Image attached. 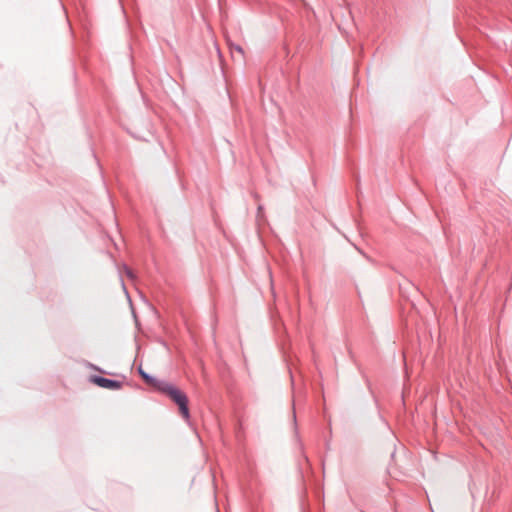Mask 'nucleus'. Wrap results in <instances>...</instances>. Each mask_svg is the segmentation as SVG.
<instances>
[{
  "label": "nucleus",
  "instance_id": "1",
  "mask_svg": "<svg viewBox=\"0 0 512 512\" xmlns=\"http://www.w3.org/2000/svg\"><path fill=\"white\" fill-rule=\"evenodd\" d=\"M158 393L166 396L177 405L179 414L183 419H190L189 398L187 394L173 383L165 381Z\"/></svg>",
  "mask_w": 512,
  "mask_h": 512
},
{
  "label": "nucleus",
  "instance_id": "2",
  "mask_svg": "<svg viewBox=\"0 0 512 512\" xmlns=\"http://www.w3.org/2000/svg\"><path fill=\"white\" fill-rule=\"evenodd\" d=\"M89 382L93 385H96L100 388L117 391L122 389L123 382L116 380V379H110L106 378L102 375L93 374L89 376Z\"/></svg>",
  "mask_w": 512,
  "mask_h": 512
},
{
  "label": "nucleus",
  "instance_id": "3",
  "mask_svg": "<svg viewBox=\"0 0 512 512\" xmlns=\"http://www.w3.org/2000/svg\"><path fill=\"white\" fill-rule=\"evenodd\" d=\"M141 379L149 386H152L153 389L158 392L162 385L164 384L165 380H160L157 377L149 374V373H143Z\"/></svg>",
  "mask_w": 512,
  "mask_h": 512
},
{
  "label": "nucleus",
  "instance_id": "4",
  "mask_svg": "<svg viewBox=\"0 0 512 512\" xmlns=\"http://www.w3.org/2000/svg\"><path fill=\"white\" fill-rule=\"evenodd\" d=\"M363 378H364V380H365V383H366V385H367V388H368V390H369V392H370V394H371V396H372V398H373V400H374L375 404H376V405H378V400H377V397L375 396V394H374V392H373V389H372V387H371L370 380H369V379H368V377H367L366 375H364V374H363Z\"/></svg>",
  "mask_w": 512,
  "mask_h": 512
},
{
  "label": "nucleus",
  "instance_id": "5",
  "mask_svg": "<svg viewBox=\"0 0 512 512\" xmlns=\"http://www.w3.org/2000/svg\"><path fill=\"white\" fill-rule=\"evenodd\" d=\"M87 367H89L90 369L94 370V371H97L101 374H109L111 375L112 373L110 372H107L106 370L102 369L101 367L95 365V364H92L90 362L87 363Z\"/></svg>",
  "mask_w": 512,
  "mask_h": 512
},
{
  "label": "nucleus",
  "instance_id": "6",
  "mask_svg": "<svg viewBox=\"0 0 512 512\" xmlns=\"http://www.w3.org/2000/svg\"><path fill=\"white\" fill-rule=\"evenodd\" d=\"M123 267H124V270H125V273H126L127 277H129L131 279L134 278L133 271L127 265H125V264H124Z\"/></svg>",
  "mask_w": 512,
  "mask_h": 512
},
{
  "label": "nucleus",
  "instance_id": "7",
  "mask_svg": "<svg viewBox=\"0 0 512 512\" xmlns=\"http://www.w3.org/2000/svg\"><path fill=\"white\" fill-rule=\"evenodd\" d=\"M354 247L356 248V250L362 254L366 259H368L369 261L371 260L370 257L368 255H366L363 250H361L359 247H357L356 245H354Z\"/></svg>",
  "mask_w": 512,
  "mask_h": 512
},
{
  "label": "nucleus",
  "instance_id": "8",
  "mask_svg": "<svg viewBox=\"0 0 512 512\" xmlns=\"http://www.w3.org/2000/svg\"><path fill=\"white\" fill-rule=\"evenodd\" d=\"M234 48H235V50H236V51H238L239 53H241V54H243V53H244L243 48H242L241 46H239V45H235V47H234Z\"/></svg>",
  "mask_w": 512,
  "mask_h": 512
},
{
  "label": "nucleus",
  "instance_id": "9",
  "mask_svg": "<svg viewBox=\"0 0 512 512\" xmlns=\"http://www.w3.org/2000/svg\"><path fill=\"white\" fill-rule=\"evenodd\" d=\"M143 373H147V372H146V371H144V370L142 369V367L140 366V367L138 368V374H139V376H140V377H142V374H143Z\"/></svg>",
  "mask_w": 512,
  "mask_h": 512
},
{
  "label": "nucleus",
  "instance_id": "10",
  "mask_svg": "<svg viewBox=\"0 0 512 512\" xmlns=\"http://www.w3.org/2000/svg\"><path fill=\"white\" fill-rule=\"evenodd\" d=\"M289 372H290L291 382H292V384H293V383H294V376H293V374H292V371H291V370H289Z\"/></svg>",
  "mask_w": 512,
  "mask_h": 512
},
{
  "label": "nucleus",
  "instance_id": "11",
  "mask_svg": "<svg viewBox=\"0 0 512 512\" xmlns=\"http://www.w3.org/2000/svg\"><path fill=\"white\" fill-rule=\"evenodd\" d=\"M262 206H258V216L260 215V213L262 212Z\"/></svg>",
  "mask_w": 512,
  "mask_h": 512
},
{
  "label": "nucleus",
  "instance_id": "12",
  "mask_svg": "<svg viewBox=\"0 0 512 512\" xmlns=\"http://www.w3.org/2000/svg\"><path fill=\"white\" fill-rule=\"evenodd\" d=\"M326 448L329 449L330 448V443L329 441L326 442Z\"/></svg>",
  "mask_w": 512,
  "mask_h": 512
}]
</instances>
